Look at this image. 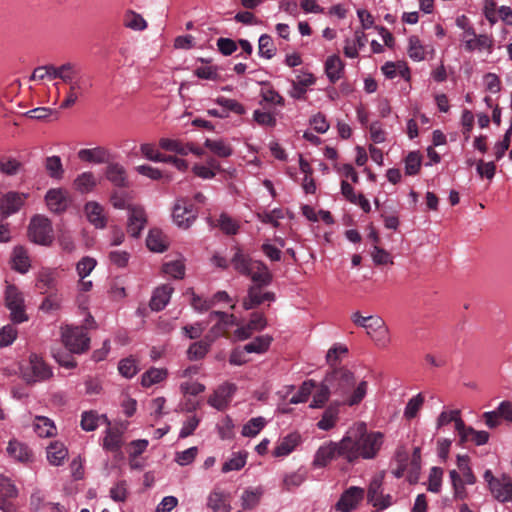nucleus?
Segmentation results:
<instances>
[{"mask_svg": "<svg viewBox=\"0 0 512 512\" xmlns=\"http://www.w3.org/2000/svg\"><path fill=\"white\" fill-rule=\"evenodd\" d=\"M384 440V433L368 430L366 423L356 422L347 429L342 437L344 460L349 464H354L360 459H375Z\"/></svg>", "mask_w": 512, "mask_h": 512, "instance_id": "obj_1", "label": "nucleus"}, {"mask_svg": "<svg viewBox=\"0 0 512 512\" xmlns=\"http://www.w3.org/2000/svg\"><path fill=\"white\" fill-rule=\"evenodd\" d=\"M334 394L342 398V403L349 407L360 404L366 397L369 384L365 379L358 380L353 371L346 367L333 370L326 376Z\"/></svg>", "mask_w": 512, "mask_h": 512, "instance_id": "obj_2", "label": "nucleus"}, {"mask_svg": "<svg viewBox=\"0 0 512 512\" xmlns=\"http://www.w3.org/2000/svg\"><path fill=\"white\" fill-rule=\"evenodd\" d=\"M61 339L64 346L74 354H82L88 350L90 338L83 327L65 325L61 328Z\"/></svg>", "mask_w": 512, "mask_h": 512, "instance_id": "obj_3", "label": "nucleus"}, {"mask_svg": "<svg viewBox=\"0 0 512 512\" xmlns=\"http://www.w3.org/2000/svg\"><path fill=\"white\" fill-rule=\"evenodd\" d=\"M20 372L27 383L46 381L53 375L51 368L37 354L29 356L28 363L21 366Z\"/></svg>", "mask_w": 512, "mask_h": 512, "instance_id": "obj_4", "label": "nucleus"}, {"mask_svg": "<svg viewBox=\"0 0 512 512\" xmlns=\"http://www.w3.org/2000/svg\"><path fill=\"white\" fill-rule=\"evenodd\" d=\"M484 480L487 482L492 496L501 503H512V480L506 475L495 477L490 470H486Z\"/></svg>", "mask_w": 512, "mask_h": 512, "instance_id": "obj_5", "label": "nucleus"}, {"mask_svg": "<svg viewBox=\"0 0 512 512\" xmlns=\"http://www.w3.org/2000/svg\"><path fill=\"white\" fill-rule=\"evenodd\" d=\"M5 303L10 311V318L14 324L28 320L25 312L24 297L22 292L14 285H8L5 290Z\"/></svg>", "mask_w": 512, "mask_h": 512, "instance_id": "obj_6", "label": "nucleus"}, {"mask_svg": "<svg viewBox=\"0 0 512 512\" xmlns=\"http://www.w3.org/2000/svg\"><path fill=\"white\" fill-rule=\"evenodd\" d=\"M50 220L42 215L34 216L29 224L30 239L40 245H50L53 240Z\"/></svg>", "mask_w": 512, "mask_h": 512, "instance_id": "obj_7", "label": "nucleus"}, {"mask_svg": "<svg viewBox=\"0 0 512 512\" xmlns=\"http://www.w3.org/2000/svg\"><path fill=\"white\" fill-rule=\"evenodd\" d=\"M198 211L186 198L176 200L173 208L172 218L175 225L181 229H188L195 222Z\"/></svg>", "mask_w": 512, "mask_h": 512, "instance_id": "obj_8", "label": "nucleus"}, {"mask_svg": "<svg viewBox=\"0 0 512 512\" xmlns=\"http://www.w3.org/2000/svg\"><path fill=\"white\" fill-rule=\"evenodd\" d=\"M342 447V439L337 442L329 441L324 443L315 452L312 466L317 469L324 468L336 458L341 457L344 459V451L342 450Z\"/></svg>", "mask_w": 512, "mask_h": 512, "instance_id": "obj_9", "label": "nucleus"}, {"mask_svg": "<svg viewBox=\"0 0 512 512\" xmlns=\"http://www.w3.org/2000/svg\"><path fill=\"white\" fill-rule=\"evenodd\" d=\"M382 477H374L367 492L368 502L371 503L378 510H385L392 505V497L389 494L384 495L382 491Z\"/></svg>", "mask_w": 512, "mask_h": 512, "instance_id": "obj_10", "label": "nucleus"}, {"mask_svg": "<svg viewBox=\"0 0 512 512\" xmlns=\"http://www.w3.org/2000/svg\"><path fill=\"white\" fill-rule=\"evenodd\" d=\"M365 491L363 488L351 486L346 489L335 504L338 512H352L364 499Z\"/></svg>", "mask_w": 512, "mask_h": 512, "instance_id": "obj_11", "label": "nucleus"}, {"mask_svg": "<svg viewBox=\"0 0 512 512\" xmlns=\"http://www.w3.org/2000/svg\"><path fill=\"white\" fill-rule=\"evenodd\" d=\"M45 202L51 212L62 213L70 204L69 193L63 188L49 189L45 195Z\"/></svg>", "mask_w": 512, "mask_h": 512, "instance_id": "obj_12", "label": "nucleus"}, {"mask_svg": "<svg viewBox=\"0 0 512 512\" xmlns=\"http://www.w3.org/2000/svg\"><path fill=\"white\" fill-rule=\"evenodd\" d=\"M128 233L133 237H138L145 227L147 218L144 209L139 205H128Z\"/></svg>", "mask_w": 512, "mask_h": 512, "instance_id": "obj_13", "label": "nucleus"}, {"mask_svg": "<svg viewBox=\"0 0 512 512\" xmlns=\"http://www.w3.org/2000/svg\"><path fill=\"white\" fill-rule=\"evenodd\" d=\"M235 391V384L224 383L209 397L208 404L217 410H224L231 401Z\"/></svg>", "mask_w": 512, "mask_h": 512, "instance_id": "obj_14", "label": "nucleus"}, {"mask_svg": "<svg viewBox=\"0 0 512 512\" xmlns=\"http://www.w3.org/2000/svg\"><path fill=\"white\" fill-rule=\"evenodd\" d=\"M27 194L19 192H8L0 200V212L3 218L18 212L23 206Z\"/></svg>", "mask_w": 512, "mask_h": 512, "instance_id": "obj_15", "label": "nucleus"}, {"mask_svg": "<svg viewBox=\"0 0 512 512\" xmlns=\"http://www.w3.org/2000/svg\"><path fill=\"white\" fill-rule=\"evenodd\" d=\"M206 507L211 512H230L229 494L218 487L213 488L207 495Z\"/></svg>", "mask_w": 512, "mask_h": 512, "instance_id": "obj_16", "label": "nucleus"}, {"mask_svg": "<svg viewBox=\"0 0 512 512\" xmlns=\"http://www.w3.org/2000/svg\"><path fill=\"white\" fill-rule=\"evenodd\" d=\"M457 433L460 438V443L473 442L477 446L484 445L489 440V433L486 431H478L472 427H467L463 421L457 423Z\"/></svg>", "mask_w": 512, "mask_h": 512, "instance_id": "obj_17", "label": "nucleus"}, {"mask_svg": "<svg viewBox=\"0 0 512 512\" xmlns=\"http://www.w3.org/2000/svg\"><path fill=\"white\" fill-rule=\"evenodd\" d=\"M367 36L362 30H355L352 37H347L343 44L345 57L355 59L359 56L360 50L365 47Z\"/></svg>", "mask_w": 512, "mask_h": 512, "instance_id": "obj_18", "label": "nucleus"}, {"mask_svg": "<svg viewBox=\"0 0 512 512\" xmlns=\"http://www.w3.org/2000/svg\"><path fill=\"white\" fill-rule=\"evenodd\" d=\"M261 287L262 286L259 285H253L248 289V295L243 300L245 310L253 309L266 301L273 302L275 300V294L273 292H263Z\"/></svg>", "mask_w": 512, "mask_h": 512, "instance_id": "obj_19", "label": "nucleus"}, {"mask_svg": "<svg viewBox=\"0 0 512 512\" xmlns=\"http://www.w3.org/2000/svg\"><path fill=\"white\" fill-rule=\"evenodd\" d=\"M84 213L89 221L97 229H103L107 224V216L104 207L96 202L89 201L84 206Z\"/></svg>", "mask_w": 512, "mask_h": 512, "instance_id": "obj_20", "label": "nucleus"}, {"mask_svg": "<svg viewBox=\"0 0 512 512\" xmlns=\"http://www.w3.org/2000/svg\"><path fill=\"white\" fill-rule=\"evenodd\" d=\"M407 53L410 59L420 62L425 60L428 54H434V47L424 44L418 36L412 35L408 38Z\"/></svg>", "mask_w": 512, "mask_h": 512, "instance_id": "obj_21", "label": "nucleus"}, {"mask_svg": "<svg viewBox=\"0 0 512 512\" xmlns=\"http://www.w3.org/2000/svg\"><path fill=\"white\" fill-rule=\"evenodd\" d=\"M80 161L91 164H104L110 159V152L102 146L83 148L77 152Z\"/></svg>", "mask_w": 512, "mask_h": 512, "instance_id": "obj_22", "label": "nucleus"}, {"mask_svg": "<svg viewBox=\"0 0 512 512\" xmlns=\"http://www.w3.org/2000/svg\"><path fill=\"white\" fill-rule=\"evenodd\" d=\"M324 72L330 83L334 84L344 76L345 63L338 54H332L324 62Z\"/></svg>", "mask_w": 512, "mask_h": 512, "instance_id": "obj_23", "label": "nucleus"}, {"mask_svg": "<svg viewBox=\"0 0 512 512\" xmlns=\"http://www.w3.org/2000/svg\"><path fill=\"white\" fill-rule=\"evenodd\" d=\"M300 442L301 437L298 433H290L278 440L272 451V455L277 458L286 457L297 448Z\"/></svg>", "mask_w": 512, "mask_h": 512, "instance_id": "obj_24", "label": "nucleus"}, {"mask_svg": "<svg viewBox=\"0 0 512 512\" xmlns=\"http://www.w3.org/2000/svg\"><path fill=\"white\" fill-rule=\"evenodd\" d=\"M6 452L10 458L22 463L30 462L33 458L31 449L17 439H11L8 442Z\"/></svg>", "mask_w": 512, "mask_h": 512, "instance_id": "obj_25", "label": "nucleus"}, {"mask_svg": "<svg viewBox=\"0 0 512 512\" xmlns=\"http://www.w3.org/2000/svg\"><path fill=\"white\" fill-rule=\"evenodd\" d=\"M57 280V269L42 268L39 270L36 276V287L40 289L42 293H46L49 290L56 289Z\"/></svg>", "mask_w": 512, "mask_h": 512, "instance_id": "obj_26", "label": "nucleus"}, {"mask_svg": "<svg viewBox=\"0 0 512 512\" xmlns=\"http://www.w3.org/2000/svg\"><path fill=\"white\" fill-rule=\"evenodd\" d=\"M174 288L170 284H163L157 287L150 300V308L153 311L163 310L170 301Z\"/></svg>", "mask_w": 512, "mask_h": 512, "instance_id": "obj_27", "label": "nucleus"}, {"mask_svg": "<svg viewBox=\"0 0 512 512\" xmlns=\"http://www.w3.org/2000/svg\"><path fill=\"white\" fill-rule=\"evenodd\" d=\"M69 88L66 94L64 101L61 103L60 107L62 109L69 108L73 106L79 97H81L86 91V82L82 76L75 79L72 83L68 84Z\"/></svg>", "mask_w": 512, "mask_h": 512, "instance_id": "obj_28", "label": "nucleus"}, {"mask_svg": "<svg viewBox=\"0 0 512 512\" xmlns=\"http://www.w3.org/2000/svg\"><path fill=\"white\" fill-rule=\"evenodd\" d=\"M98 180L93 172L85 171L80 173L73 182L75 190L82 194L92 192L97 186Z\"/></svg>", "mask_w": 512, "mask_h": 512, "instance_id": "obj_29", "label": "nucleus"}, {"mask_svg": "<svg viewBox=\"0 0 512 512\" xmlns=\"http://www.w3.org/2000/svg\"><path fill=\"white\" fill-rule=\"evenodd\" d=\"M11 266L14 270L21 274H25L29 271L31 267L30 259L23 247L17 246L13 249L11 256Z\"/></svg>", "mask_w": 512, "mask_h": 512, "instance_id": "obj_30", "label": "nucleus"}, {"mask_svg": "<svg viewBox=\"0 0 512 512\" xmlns=\"http://www.w3.org/2000/svg\"><path fill=\"white\" fill-rule=\"evenodd\" d=\"M247 276L251 278V280L254 282V285L267 286L272 281L271 272L267 266L260 261L254 264V268L248 272Z\"/></svg>", "mask_w": 512, "mask_h": 512, "instance_id": "obj_31", "label": "nucleus"}, {"mask_svg": "<svg viewBox=\"0 0 512 512\" xmlns=\"http://www.w3.org/2000/svg\"><path fill=\"white\" fill-rule=\"evenodd\" d=\"M167 377L168 370L166 368L151 367L142 374L141 385L145 388H149L165 381Z\"/></svg>", "mask_w": 512, "mask_h": 512, "instance_id": "obj_32", "label": "nucleus"}, {"mask_svg": "<svg viewBox=\"0 0 512 512\" xmlns=\"http://www.w3.org/2000/svg\"><path fill=\"white\" fill-rule=\"evenodd\" d=\"M68 456V450L61 442H52L47 447V460L53 466H60Z\"/></svg>", "mask_w": 512, "mask_h": 512, "instance_id": "obj_33", "label": "nucleus"}, {"mask_svg": "<svg viewBox=\"0 0 512 512\" xmlns=\"http://www.w3.org/2000/svg\"><path fill=\"white\" fill-rule=\"evenodd\" d=\"M256 262L258 261L252 260L247 255L243 254V252L239 248L235 249L234 255L231 259V264L233 268L243 275H247L248 272H250L251 269L254 268V264Z\"/></svg>", "mask_w": 512, "mask_h": 512, "instance_id": "obj_34", "label": "nucleus"}, {"mask_svg": "<svg viewBox=\"0 0 512 512\" xmlns=\"http://www.w3.org/2000/svg\"><path fill=\"white\" fill-rule=\"evenodd\" d=\"M123 25L127 29L141 32L147 28L148 23L141 14L129 9L123 15Z\"/></svg>", "mask_w": 512, "mask_h": 512, "instance_id": "obj_35", "label": "nucleus"}, {"mask_svg": "<svg viewBox=\"0 0 512 512\" xmlns=\"http://www.w3.org/2000/svg\"><path fill=\"white\" fill-rule=\"evenodd\" d=\"M33 427L35 433L40 437H52L57 433L54 422L45 416L35 417Z\"/></svg>", "mask_w": 512, "mask_h": 512, "instance_id": "obj_36", "label": "nucleus"}, {"mask_svg": "<svg viewBox=\"0 0 512 512\" xmlns=\"http://www.w3.org/2000/svg\"><path fill=\"white\" fill-rule=\"evenodd\" d=\"M262 487H250L243 491L241 495V506L245 510H250L256 507L263 495Z\"/></svg>", "mask_w": 512, "mask_h": 512, "instance_id": "obj_37", "label": "nucleus"}, {"mask_svg": "<svg viewBox=\"0 0 512 512\" xmlns=\"http://www.w3.org/2000/svg\"><path fill=\"white\" fill-rule=\"evenodd\" d=\"M204 146L218 157L227 158L232 155L231 145L224 139H206Z\"/></svg>", "mask_w": 512, "mask_h": 512, "instance_id": "obj_38", "label": "nucleus"}, {"mask_svg": "<svg viewBox=\"0 0 512 512\" xmlns=\"http://www.w3.org/2000/svg\"><path fill=\"white\" fill-rule=\"evenodd\" d=\"M220 170V164L215 159H209L206 164H196L193 166V173L202 179H212L217 171Z\"/></svg>", "mask_w": 512, "mask_h": 512, "instance_id": "obj_39", "label": "nucleus"}, {"mask_svg": "<svg viewBox=\"0 0 512 512\" xmlns=\"http://www.w3.org/2000/svg\"><path fill=\"white\" fill-rule=\"evenodd\" d=\"M307 479V472L305 469L300 468L296 471L285 473L283 475V487L286 490H291L301 486Z\"/></svg>", "mask_w": 512, "mask_h": 512, "instance_id": "obj_40", "label": "nucleus"}, {"mask_svg": "<svg viewBox=\"0 0 512 512\" xmlns=\"http://www.w3.org/2000/svg\"><path fill=\"white\" fill-rule=\"evenodd\" d=\"M107 179L118 187H124L127 185V177L125 169L120 164H111L106 170Z\"/></svg>", "mask_w": 512, "mask_h": 512, "instance_id": "obj_41", "label": "nucleus"}, {"mask_svg": "<svg viewBox=\"0 0 512 512\" xmlns=\"http://www.w3.org/2000/svg\"><path fill=\"white\" fill-rule=\"evenodd\" d=\"M163 273L174 279H182L185 275L184 259L166 261L162 266Z\"/></svg>", "mask_w": 512, "mask_h": 512, "instance_id": "obj_42", "label": "nucleus"}, {"mask_svg": "<svg viewBox=\"0 0 512 512\" xmlns=\"http://www.w3.org/2000/svg\"><path fill=\"white\" fill-rule=\"evenodd\" d=\"M146 244L149 250L161 253L167 248L165 235L159 230H151L147 236Z\"/></svg>", "mask_w": 512, "mask_h": 512, "instance_id": "obj_43", "label": "nucleus"}, {"mask_svg": "<svg viewBox=\"0 0 512 512\" xmlns=\"http://www.w3.org/2000/svg\"><path fill=\"white\" fill-rule=\"evenodd\" d=\"M381 70L382 73L389 79H393L398 75L408 79L410 75L408 67L402 62H387L382 66Z\"/></svg>", "mask_w": 512, "mask_h": 512, "instance_id": "obj_44", "label": "nucleus"}, {"mask_svg": "<svg viewBox=\"0 0 512 512\" xmlns=\"http://www.w3.org/2000/svg\"><path fill=\"white\" fill-rule=\"evenodd\" d=\"M272 340V337L269 335L258 336L253 341L244 345L245 350L247 353L263 354L268 351Z\"/></svg>", "mask_w": 512, "mask_h": 512, "instance_id": "obj_45", "label": "nucleus"}, {"mask_svg": "<svg viewBox=\"0 0 512 512\" xmlns=\"http://www.w3.org/2000/svg\"><path fill=\"white\" fill-rule=\"evenodd\" d=\"M247 462V452L240 451L233 453L231 457L223 464L222 472L228 473L231 471L241 470Z\"/></svg>", "mask_w": 512, "mask_h": 512, "instance_id": "obj_46", "label": "nucleus"}, {"mask_svg": "<svg viewBox=\"0 0 512 512\" xmlns=\"http://www.w3.org/2000/svg\"><path fill=\"white\" fill-rule=\"evenodd\" d=\"M122 446V433L118 429L108 428L103 440V448L116 452Z\"/></svg>", "mask_w": 512, "mask_h": 512, "instance_id": "obj_47", "label": "nucleus"}, {"mask_svg": "<svg viewBox=\"0 0 512 512\" xmlns=\"http://www.w3.org/2000/svg\"><path fill=\"white\" fill-rule=\"evenodd\" d=\"M267 421L264 417L258 416L251 418L246 424L243 425L241 434L244 437H255L266 426Z\"/></svg>", "mask_w": 512, "mask_h": 512, "instance_id": "obj_48", "label": "nucleus"}, {"mask_svg": "<svg viewBox=\"0 0 512 512\" xmlns=\"http://www.w3.org/2000/svg\"><path fill=\"white\" fill-rule=\"evenodd\" d=\"M422 165V156L418 151H411L404 159L405 174L414 176L418 174Z\"/></svg>", "mask_w": 512, "mask_h": 512, "instance_id": "obj_49", "label": "nucleus"}, {"mask_svg": "<svg viewBox=\"0 0 512 512\" xmlns=\"http://www.w3.org/2000/svg\"><path fill=\"white\" fill-rule=\"evenodd\" d=\"M331 390H332L331 385L325 379L323 383H321L319 386H317V389L313 395V400L310 404V407L311 408L322 407L328 401Z\"/></svg>", "mask_w": 512, "mask_h": 512, "instance_id": "obj_50", "label": "nucleus"}, {"mask_svg": "<svg viewBox=\"0 0 512 512\" xmlns=\"http://www.w3.org/2000/svg\"><path fill=\"white\" fill-rule=\"evenodd\" d=\"M338 414L339 410L335 406L328 407L323 415L322 418L318 421L317 427L321 430L328 431L332 429L338 420Z\"/></svg>", "mask_w": 512, "mask_h": 512, "instance_id": "obj_51", "label": "nucleus"}, {"mask_svg": "<svg viewBox=\"0 0 512 512\" xmlns=\"http://www.w3.org/2000/svg\"><path fill=\"white\" fill-rule=\"evenodd\" d=\"M45 169L48 175L56 180H61L64 175V169L59 156H50L45 160Z\"/></svg>", "mask_w": 512, "mask_h": 512, "instance_id": "obj_52", "label": "nucleus"}, {"mask_svg": "<svg viewBox=\"0 0 512 512\" xmlns=\"http://www.w3.org/2000/svg\"><path fill=\"white\" fill-rule=\"evenodd\" d=\"M159 146L170 152H175L180 155H187L189 153V144H185L178 139L162 138L159 141Z\"/></svg>", "mask_w": 512, "mask_h": 512, "instance_id": "obj_53", "label": "nucleus"}, {"mask_svg": "<svg viewBox=\"0 0 512 512\" xmlns=\"http://www.w3.org/2000/svg\"><path fill=\"white\" fill-rule=\"evenodd\" d=\"M288 214V211L283 208H275L271 211L258 213L257 218L266 224H271L274 227L279 226V220L285 218V216Z\"/></svg>", "mask_w": 512, "mask_h": 512, "instance_id": "obj_54", "label": "nucleus"}, {"mask_svg": "<svg viewBox=\"0 0 512 512\" xmlns=\"http://www.w3.org/2000/svg\"><path fill=\"white\" fill-rule=\"evenodd\" d=\"M259 56L265 59H271L276 53V47L271 36L263 34L258 40Z\"/></svg>", "mask_w": 512, "mask_h": 512, "instance_id": "obj_55", "label": "nucleus"}, {"mask_svg": "<svg viewBox=\"0 0 512 512\" xmlns=\"http://www.w3.org/2000/svg\"><path fill=\"white\" fill-rule=\"evenodd\" d=\"M315 388L316 383L313 380L303 382L298 391L290 398V403L299 404L306 402Z\"/></svg>", "mask_w": 512, "mask_h": 512, "instance_id": "obj_56", "label": "nucleus"}, {"mask_svg": "<svg viewBox=\"0 0 512 512\" xmlns=\"http://www.w3.org/2000/svg\"><path fill=\"white\" fill-rule=\"evenodd\" d=\"M370 339L374 343V345L379 349H386L390 346L392 338L390 334V329L385 323L376 333H374Z\"/></svg>", "mask_w": 512, "mask_h": 512, "instance_id": "obj_57", "label": "nucleus"}, {"mask_svg": "<svg viewBox=\"0 0 512 512\" xmlns=\"http://www.w3.org/2000/svg\"><path fill=\"white\" fill-rule=\"evenodd\" d=\"M80 76L81 74L74 64L68 62L60 65L58 79H60L63 83L68 85Z\"/></svg>", "mask_w": 512, "mask_h": 512, "instance_id": "obj_58", "label": "nucleus"}, {"mask_svg": "<svg viewBox=\"0 0 512 512\" xmlns=\"http://www.w3.org/2000/svg\"><path fill=\"white\" fill-rule=\"evenodd\" d=\"M214 101L216 104L223 108V111H226L227 113L229 111L234 112L238 115H243L246 113L245 107L234 99L219 96Z\"/></svg>", "mask_w": 512, "mask_h": 512, "instance_id": "obj_59", "label": "nucleus"}, {"mask_svg": "<svg viewBox=\"0 0 512 512\" xmlns=\"http://www.w3.org/2000/svg\"><path fill=\"white\" fill-rule=\"evenodd\" d=\"M449 476L454 489V497L460 500L465 499L467 496V492L465 489L466 483L462 479L460 473L457 472L456 470H451L449 472Z\"/></svg>", "mask_w": 512, "mask_h": 512, "instance_id": "obj_60", "label": "nucleus"}, {"mask_svg": "<svg viewBox=\"0 0 512 512\" xmlns=\"http://www.w3.org/2000/svg\"><path fill=\"white\" fill-rule=\"evenodd\" d=\"M119 373L125 378L134 377L138 371V363L133 357L122 359L118 364Z\"/></svg>", "mask_w": 512, "mask_h": 512, "instance_id": "obj_61", "label": "nucleus"}, {"mask_svg": "<svg viewBox=\"0 0 512 512\" xmlns=\"http://www.w3.org/2000/svg\"><path fill=\"white\" fill-rule=\"evenodd\" d=\"M104 416H99L93 411L84 412L81 418V427L85 431H93L98 426L100 421H105Z\"/></svg>", "mask_w": 512, "mask_h": 512, "instance_id": "obj_62", "label": "nucleus"}, {"mask_svg": "<svg viewBox=\"0 0 512 512\" xmlns=\"http://www.w3.org/2000/svg\"><path fill=\"white\" fill-rule=\"evenodd\" d=\"M424 396L421 393H418L414 397H412L405 409H404V417L407 419H413L417 416L419 410L423 406Z\"/></svg>", "mask_w": 512, "mask_h": 512, "instance_id": "obj_63", "label": "nucleus"}, {"mask_svg": "<svg viewBox=\"0 0 512 512\" xmlns=\"http://www.w3.org/2000/svg\"><path fill=\"white\" fill-rule=\"evenodd\" d=\"M210 343L207 341H198L191 344L187 350V356L190 360L202 359L208 352Z\"/></svg>", "mask_w": 512, "mask_h": 512, "instance_id": "obj_64", "label": "nucleus"}]
</instances>
